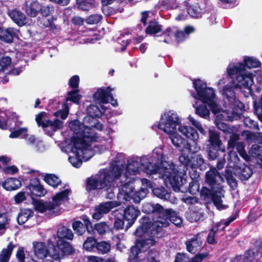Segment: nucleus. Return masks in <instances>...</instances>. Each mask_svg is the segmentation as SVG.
<instances>
[{"label":"nucleus","instance_id":"1","mask_svg":"<svg viewBox=\"0 0 262 262\" xmlns=\"http://www.w3.org/2000/svg\"><path fill=\"white\" fill-rule=\"evenodd\" d=\"M124 171V166L116 163L112 164L109 169L103 168L95 176H91L85 180V190L90 193L97 190L105 192L107 199H112L115 195L114 190L116 181L121 177Z\"/></svg>","mask_w":262,"mask_h":262},{"label":"nucleus","instance_id":"2","mask_svg":"<svg viewBox=\"0 0 262 262\" xmlns=\"http://www.w3.org/2000/svg\"><path fill=\"white\" fill-rule=\"evenodd\" d=\"M164 157L161 155L160 159L152 160V163L149 161L144 164L146 173L154 174L157 173H161L163 177L169 181V183L175 192H187L186 179L182 176V172H180L176 168V165L171 162L169 164L164 160Z\"/></svg>","mask_w":262,"mask_h":262},{"label":"nucleus","instance_id":"3","mask_svg":"<svg viewBox=\"0 0 262 262\" xmlns=\"http://www.w3.org/2000/svg\"><path fill=\"white\" fill-rule=\"evenodd\" d=\"M205 181L209 188L203 186L200 191V197L204 200H211L219 210L227 208L222 200L225 191L222 183L224 180L215 167L211 166L206 172Z\"/></svg>","mask_w":262,"mask_h":262},{"label":"nucleus","instance_id":"4","mask_svg":"<svg viewBox=\"0 0 262 262\" xmlns=\"http://www.w3.org/2000/svg\"><path fill=\"white\" fill-rule=\"evenodd\" d=\"M57 237L56 244L50 240V246H52L50 257L53 260L60 262L61 259L65 256L71 255L75 252V248L68 241L73 240L74 233L71 229L62 226L57 230Z\"/></svg>","mask_w":262,"mask_h":262},{"label":"nucleus","instance_id":"5","mask_svg":"<svg viewBox=\"0 0 262 262\" xmlns=\"http://www.w3.org/2000/svg\"><path fill=\"white\" fill-rule=\"evenodd\" d=\"M206 151L209 161H214L221 154L225 155L226 147L221 139L220 133L215 129H209L207 140Z\"/></svg>","mask_w":262,"mask_h":262},{"label":"nucleus","instance_id":"6","mask_svg":"<svg viewBox=\"0 0 262 262\" xmlns=\"http://www.w3.org/2000/svg\"><path fill=\"white\" fill-rule=\"evenodd\" d=\"M181 120L177 114L170 111L165 112L161 116L160 121L155 123L152 126V128L154 129L155 127H157L163 130L165 133H171L176 130V127L181 124Z\"/></svg>","mask_w":262,"mask_h":262},{"label":"nucleus","instance_id":"7","mask_svg":"<svg viewBox=\"0 0 262 262\" xmlns=\"http://www.w3.org/2000/svg\"><path fill=\"white\" fill-rule=\"evenodd\" d=\"M69 126L74 133V135L71 137V143L77 142H93L95 140V137L90 134L88 130L90 128L88 126H84L83 124L77 119L72 120L69 123Z\"/></svg>","mask_w":262,"mask_h":262},{"label":"nucleus","instance_id":"8","mask_svg":"<svg viewBox=\"0 0 262 262\" xmlns=\"http://www.w3.org/2000/svg\"><path fill=\"white\" fill-rule=\"evenodd\" d=\"M193 85L196 93V95L193 93V97L196 99L205 104L214 99L215 94L213 89L207 87L206 82L200 79H196L193 81Z\"/></svg>","mask_w":262,"mask_h":262},{"label":"nucleus","instance_id":"9","mask_svg":"<svg viewBox=\"0 0 262 262\" xmlns=\"http://www.w3.org/2000/svg\"><path fill=\"white\" fill-rule=\"evenodd\" d=\"M72 144L71 151L75 156L69 157V160L74 167L79 168L82 163L81 159L83 158V155L90 147V144L86 142H78L76 141L74 143H72Z\"/></svg>","mask_w":262,"mask_h":262},{"label":"nucleus","instance_id":"10","mask_svg":"<svg viewBox=\"0 0 262 262\" xmlns=\"http://www.w3.org/2000/svg\"><path fill=\"white\" fill-rule=\"evenodd\" d=\"M169 134L172 144L181 152L186 151L188 154H194L200 150L199 145H195L194 147L192 148L191 143L184 139L176 132V130Z\"/></svg>","mask_w":262,"mask_h":262},{"label":"nucleus","instance_id":"11","mask_svg":"<svg viewBox=\"0 0 262 262\" xmlns=\"http://www.w3.org/2000/svg\"><path fill=\"white\" fill-rule=\"evenodd\" d=\"M81 220L74 219L72 227L74 233L78 236H82L86 231L90 234L93 233L92 223L86 215H82L79 217Z\"/></svg>","mask_w":262,"mask_h":262},{"label":"nucleus","instance_id":"12","mask_svg":"<svg viewBox=\"0 0 262 262\" xmlns=\"http://www.w3.org/2000/svg\"><path fill=\"white\" fill-rule=\"evenodd\" d=\"M70 192V189H66L57 193L52 197V202H50V216H55L61 213L62 208H60V206L62 202L69 199Z\"/></svg>","mask_w":262,"mask_h":262},{"label":"nucleus","instance_id":"13","mask_svg":"<svg viewBox=\"0 0 262 262\" xmlns=\"http://www.w3.org/2000/svg\"><path fill=\"white\" fill-rule=\"evenodd\" d=\"M120 213L122 215L123 219L127 222L125 226V230H128L135 223L137 218L140 215V210L138 207H135L133 205L122 207L120 209Z\"/></svg>","mask_w":262,"mask_h":262},{"label":"nucleus","instance_id":"14","mask_svg":"<svg viewBox=\"0 0 262 262\" xmlns=\"http://www.w3.org/2000/svg\"><path fill=\"white\" fill-rule=\"evenodd\" d=\"M254 75L250 73L245 74V72L238 74L235 76V79H232V83L235 88L242 90V89L248 90L250 92L252 91L251 86L254 84Z\"/></svg>","mask_w":262,"mask_h":262},{"label":"nucleus","instance_id":"15","mask_svg":"<svg viewBox=\"0 0 262 262\" xmlns=\"http://www.w3.org/2000/svg\"><path fill=\"white\" fill-rule=\"evenodd\" d=\"M160 158L161 155H157L156 156H152L149 158L143 159L141 160V162L135 160H128L126 167V171L130 174L135 175L139 173L140 171L139 168L142 167L143 170L146 173L145 168L144 167V164L148 161L151 163L154 158L159 159Z\"/></svg>","mask_w":262,"mask_h":262},{"label":"nucleus","instance_id":"16","mask_svg":"<svg viewBox=\"0 0 262 262\" xmlns=\"http://www.w3.org/2000/svg\"><path fill=\"white\" fill-rule=\"evenodd\" d=\"M186 249L191 254H196L200 253L202 250L203 240L201 236V233H198L193 236L185 242Z\"/></svg>","mask_w":262,"mask_h":262},{"label":"nucleus","instance_id":"17","mask_svg":"<svg viewBox=\"0 0 262 262\" xmlns=\"http://www.w3.org/2000/svg\"><path fill=\"white\" fill-rule=\"evenodd\" d=\"M137 239L134 246L130 248L128 259L129 262H141L139 254L141 252V249L144 248L148 239H143V237Z\"/></svg>","mask_w":262,"mask_h":262},{"label":"nucleus","instance_id":"18","mask_svg":"<svg viewBox=\"0 0 262 262\" xmlns=\"http://www.w3.org/2000/svg\"><path fill=\"white\" fill-rule=\"evenodd\" d=\"M140 225L136 228L134 234L138 237H143L148 230L151 228L152 220L146 215L143 216L139 220Z\"/></svg>","mask_w":262,"mask_h":262},{"label":"nucleus","instance_id":"19","mask_svg":"<svg viewBox=\"0 0 262 262\" xmlns=\"http://www.w3.org/2000/svg\"><path fill=\"white\" fill-rule=\"evenodd\" d=\"M162 217L161 215L157 216V220L152 223L151 231L152 237H160L164 233L163 228L170 225L168 221Z\"/></svg>","mask_w":262,"mask_h":262},{"label":"nucleus","instance_id":"20","mask_svg":"<svg viewBox=\"0 0 262 262\" xmlns=\"http://www.w3.org/2000/svg\"><path fill=\"white\" fill-rule=\"evenodd\" d=\"M209 255V252L198 253L189 259L187 254L178 252L177 253L173 262H202Z\"/></svg>","mask_w":262,"mask_h":262},{"label":"nucleus","instance_id":"21","mask_svg":"<svg viewBox=\"0 0 262 262\" xmlns=\"http://www.w3.org/2000/svg\"><path fill=\"white\" fill-rule=\"evenodd\" d=\"M184 2V6H186L187 13L191 17L194 18H199L202 17L203 14V9L201 7L200 4L198 1L189 0Z\"/></svg>","mask_w":262,"mask_h":262},{"label":"nucleus","instance_id":"22","mask_svg":"<svg viewBox=\"0 0 262 262\" xmlns=\"http://www.w3.org/2000/svg\"><path fill=\"white\" fill-rule=\"evenodd\" d=\"M178 129L182 134L192 142V148L195 145H199L196 142L199 139V134L194 128L190 126L180 125Z\"/></svg>","mask_w":262,"mask_h":262},{"label":"nucleus","instance_id":"23","mask_svg":"<svg viewBox=\"0 0 262 262\" xmlns=\"http://www.w3.org/2000/svg\"><path fill=\"white\" fill-rule=\"evenodd\" d=\"M7 14L12 21L19 27H23L28 23L26 14L16 8L9 9Z\"/></svg>","mask_w":262,"mask_h":262},{"label":"nucleus","instance_id":"24","mask_svg":"<svg viewBox=\"0 0 262 262\" xmlns=\"http://www.w3.org/2000/svg\"><path fill=\"white\" fill-rule=\"evenodd\" d=\"M113 89L110 86L106 87L105 89L104 88H98L93 95V100L99 104H106L109 102V96H110L111 92Z\"/></svg>","mask_w":262,"mask_h":262},{"label":"nucleus","instance_id":"25","mask_svg":"<svg viewBox=\"0 0 262 262\" xmlns=\"http://www.w3.org/2000/svg\"><path fill=\"white\" fill-rule=\"evenodd\" d=\"M115 207L113 202H107L101 203L95 208V212L92 215L93 219L99 220L101 219L104 214L108 213Z\"/></svg>","mask_w":262,"mask_h":262},{"label":"nucleus","instance_id":"26","mask_svg":"<svg viewBox=\"0 0 262 262\" xmlns=\"http://www.w3.org/2000/svg\"><path fill=\"white\" fill-rule=\"evenodd\" d=\"M86 111L88 116L84 118L83 121L88 123L93 119L101 117L105 110L104 109V111L102 112L98 105L91 104L87 106Z\"/></svg>","mask_w":262,"mask_h":262},{"label":"nucleus","instance_id":"27","mask_svg":"<svg viewBox=\"0 0 262 262\" xmlns=\"http://www.w3.org/2000/svg\"><path fill=\"white\" fill-rule=\"evenodd\" d=\"M134 182L129 180L122 184L119 188V194L126 201H130L134 194Z\"/></svg>","mask_w":262,"mask_h":262},{"label":"nucleus","instance_id":"28","mask_svg":"<svg viewBox=\"0 0 262 262\" xmlns=\"http://www.w3.org/2000/svg\"><path fill=\"white\" fill-rule=\"evenodd\" d=\"M162 216V217H164L165 220L168 221L169 224L171 222L177 227L181 226L182 220L173 209H164Z\"/></svg>","mask_w":262,"mask_h":262},{"label":"nucleus","instance_id":"29","mask_svg":"<svg viewBox=\"0 0 262 262\" xmlns=\"http://www.w3.org/2000/svg\"><path fill=\"white\" fill-rule=\"evenodd\" d=\"M165 209L160 204H153L147 203L144 204L142 207V210L147 214H154L156 216L162 215Z\"/></svg>","mask_w":262,"mask_h":262},{"label":"nucleus","instance_id":"30","mask_svg":"<svg viewBox=\"0 0 262 262\" xmlns=\"http://www.w3.org/2000/svg\"><path fill=\"white\" fill-rule=\"evenodd\" d=\"M29 189L32 195L37 196H42L47 193V191L43 188L42 186L37 179L31 180Z\"/></svg>","mask_w":262,"mask_h":262},{"label":"nucleus","instance_id":"31","mask_svg":"<svg viewBox=\"0 0 262 262\" xmlns=\"http://www.w3.org/2000/svg\"><path fill=\"white\" fill-rule=\"evenodd\" d=\"M255 253L253 249L246 250L243 255H237L231 259V262H253L256 257Z\"/></svg>","mask_w":262,"mask_h":262},{"label":"nucleus","instance_id":"32","mask_svg":"<svg viewBox=\"0 0 262 262\" xmlns=\"http://www.w3.org/2000/svg\"><path fill=\"white\" fill-rule=\"evenodd\" d=\"M33 245L34 253L38 258L43 259L47 257L48 249L44 243L35 242Z\"/></svg>","mask_w":262,"mask_h":262},{"label":"nucleus","instance_id":"33","mask_svg":"<svg viewBox=\"0 0 262 262\" xmlns=\"http://www.w3.org/2000/svg\"><path fill=\"white\" fill-rule=\"evenodd\" d=\"M36 121L39 126H41L45 133L49 134V115L45 112H41L36 117Z\"/></svg>","mask_w":262,"mask_h":262},{"label":"nucleus","instance_id":"34","mask_svg":"<svg viewBox=\"0 0 262 262\" xmlns=\"http://www.w3.org/2000/svg\"><path fill=\"white\" fill-rule=\"evenodd\" d=\"M82 98V96L80 94V90H72L69 91L65 98V101L63 102L68 103L70 101L74 104L79 105L80 104V100Z\"/></svg>","mask_w":262,"mask_h":262},{"label":"nucleus","instance_id":"35","mask_svg":"<svg viewBox=\"0 0 262 262\" xmlns=\"http://www.w3.org/2000/svg\"><path fill=\"white\" fill-rule=\"evenodd\" d=\"M234 89H238L235 88L234 86V84L231 82V84H226L223 88L222 90V94L223 96L226 98L229 103L230 101H233L235 97V93Z\"/></svg>","mask_w":262,"mask_h":262},{"label":"nucleus","instance_id":"36","mask_svg":"<svg viewBox=\"0 0 262 262\" xmlns=\"http://www.w3.org/2000/svg\"><path fill=\"white\" fill-rule=\"evenodd\" d=\"M162 30V26L158 21L156 20H150L148 26L145 29V32L147 35H154L156 36L157 33Z\"/></svg>","mask_w":262,"mask_h":262},{"label":"nucleus","instance_id":"37","mask_svg":"<svg viewBox=\"0 0 262 262\" xmlns=\"http://www.w3.org/2000/svg\"><path fill=\"white\" fill-rule=\"evenodd\" d=\"M15 245L10 242L6 247L4 248L0 252V262H8Z\"/></svg>","mask_w":262,"mask_h":262},{"label":"nucleus","instance_id":"38","mask_svg":"<svg viewBox=\"0 0 262 262\" xmlns=\"http://www.w3.org/2000/svg\"><path fill=\"white\" fill-rule=\"evenodd\" d=\"M229 104L232 105V114L239 117L245 112V104L239 100L235 98L233 101H230Z\"/></svg>","mask_w":262,"mask_h":262},{"label":"nucleus","instance_id":"39","mask_svg":"<svg viewBox=\"0 0 262 262\" xmlns=\"http://www.w3.org/2000/svg\"><path fill=\"white\" fill-rule=\"evenodd\" d=\"M243 62L242 64L245 70L246 68L248 69L256 68L260 67L261 64V62L258 59L253 56H245Z\"/></svg>","mask_w":262,"mask_h":262},{"label":"nucleus","instance_id":"40","mask_svg":"<svg viewBox=\"0 0 262 262\" xmlns=\"http://www.w3.org/2000/svg\"><path fill=\"white\" fill-rule=\"evenodd\" d=\"M17 30L12 28H9L3 30L0 32V38L7 42H11L13 37L16 34Z\"/></svg>","mask_w":262,"mask_h":262},{"label":"nucleus","instance_id":"41","mask_svg":"<svg viewBox=\"0 0 262 262\" xmlns=\"http://www.w3.org/2000/svg\"><path fill=\"white\" fill-rule=\"evenodd\" d=\"M152 191L154 195L163 200H168L170 199L171 193L163 186L154 188Z\"/></svg>","mask_w":262,"mask_h":262},{"label":"nucleus","instance_id":"42","mask_svg":"<svg viewBox=\"0 0 262 262\" xmlns=\"http://www.w3.org/2000/svg\"><path fill=\"white\" fill-rule=\"evenodd\" d=\"M228 75L233 79L234 78L233 76L238 75L244 73L245 70L244 69V66L242 64V62H237L235 64H233L232 67L229 66L227 69Z\"/></svg>","mask_w":262,"mask_h":262},{"label":"nucleus","instance_id":"43","mask_svg":"<svg viewBox=\"0 0 262 262\" xmlns=\"http://www.w3.org/2000/svg\"><path fill=\"white\" fill-rule=\"evenodd\" d=\"M40 10V5L36 1L32 2L29 5H26L25 9L27 14L32 17H36Z\"/></svg>","mask_w":262,"mask_h":262},{"label":"nucleus","instance_id":"44","mask_svg":"<svg viewBox=\"0 0 262 262\" xmlns=\"http://www.w3.org/2000/svg\"><path fill=\"white\" fill-rule=\"evenodd\" d=\"M21 185L20 181L17 179L9 178L3 184V187L7 190L11 191L19 188Z\"/></svg>","mask_w":262,"mask_h":262},{"label":"nucleus","instance_id":"45","mask_svg":"<svg viewBox=\"0 0 262 262\" xmlns=\"http://www.w3.org/2000/svg\"><path fill=\"white\" fill-rule=\"evenodd\" d=\"M11 217L7 213L0 212V233H4L10 226Z\"/></svg>","mask_w":262,"mask_h":262},{"label":"nucleus","instance_id":"46","mask_svg":"<svg viewBox=\"0 0 262 262\" xmlns=\"http://www.w3.org/2000/svg\"><path fill=\"white\" fill-rule=\"evenodd\" d=\"M77 7L82 11H88L95 5V0H76Z\"/></svg>","mask_w":262,"mask_h":262},{"label":"nucleus","instance_id":"47","mask_svg":"<svg viewBox=\"0 0 262 262\" xmlns=\"http://www.w3.org/2000/svg\"><path fill=\"white\" fill-rule=\"evenodd\" d=\"M97 239L94 237H88L83 244V249L89 252H95Z\"/></svg>","mask_w":262,"mask_h":262},{"label":"nucleus","instance_id":"48","mask_svg":"<svg viewBox=\"0 0 262 262\" xmlns=\"http://www.w3.org/2000/svg\"><path fill=\"white\" fill-rule=\"evenodd\" d=\"M92 228L93 232L95 230L100 235H103L111 230L109 226L104 222L95 224L94 227L92 226Z\"/></svg>","mask_w":262,"mask_h":262},{"label":"nucleus","instance_id":"49","mask_svg":"<svg viewBox=\"0 0 262 262\" xmlns=\"http://www.w3.org/2000/svg\"><path fill=\"white\" fill-rule=\"evenodd\" d=\"M241 172L239 175V178L242 181L247 180L253 174V171L251 168L246 165H243L240 167Z\"/></svg>","mask_w":262,"mask_h":262},{"label":"nucleus","instance_id":"50","mask_svg":"<svg viewBox=\"0 0 262 262\" xmlns=\"http://www.w3.org/2000/svg\"><path fill=\"white\" fill-rule=\"evenodd\" d=\"M32 204L35 210L41 213L46 211L49 207V204L47 202L41 200L33 199Z\"/></svg>","mask_w":262,"mask_h":262},{"label":"nucleus","instance_id":"51","mask_svg":"<svg viewBox=\"0 0 262 262\" xmlns=\"http://www.w3.org/2000/svg\"><path fill=\"white\" fill-rule=\"evenodd\" d=\"M32 211L30 209H25L21 211L18 214L17 223L20 225L24 224L30 217L32 216Z\"/></svg>","mask_w":262,"mask_h":262},{"label":"nucleus","instance_id":"52","mask_svg":"<svg viewBox=\"0 0 262 262\" xmlns=\"http://www.w3.org/2000/svg\"><path fill=\"white\" fill-rule=\"evenodd\" d=\"M95 248V252H98L99 253L105 254L110 251L111 246L110 244L106 241L99 242L97 241Z\"/></svg>","mask_w":262,"mask_h":262},{"label":"nucleus","instance_id":"53","mask_svg":"<svg viewBox=\"0 0 262 262\" xmlns=\"http://www.w3.org/2000/svg\"><path fill=\"white\" fill-rule=\"evenodd\" d=\"M187 192L188 191L192 195H195L200 191V183L197 180L191 179L189 183V186L187 187Z\"/></svg>","mask_w":262,"mask_h":262},{"label":"nucleus","instance_id":"54","mask_svg":"<svg viewBox=\"0 0 262 262\" xmlns=\"http://www.w3.org/2000/svg\"><path fill=\"white\" fill-rule=\"evenodd\" d=\"M192 166L191 168H200L202 169V166L205 163V159L202 155L199 154L192 157Z\"/></svg>","mask_w":262,"mask_h":262},{"label":"nucleus","instance_id":"55","mask_svg":"<svg viewBox=\"0 0 262 262\" xmlns=\"http://www.w3.org/2000/svg\"><path fill=\"white\" fill-rule=\"evenodd\" d=\"M180 163L184 166V168L188 169L192 166V159L186 155L185 151L181 152V155L179 158Z\"/></svg>","mask_w":262,"mask_h":262},{"label":"nucleus","instance_id":"56","mask_svg":"<svg viewBox=\"0 0 262 262\" xmlns=\"http://www.w3.org/2000/svg\"><path fill=\"white\" fill-rule=\"evenodd\" d=\"M69 106L67 103L63 102L62 104V110H60L54 113V115L56 117H59L62 119H66L69 114Z\"/></svg>","mask_w":262,"mask_h":262},{"label":"nucleus","instance_id":"57","mask_svg":"<svg viewBox=\"0 0 262 262\" xmlns=\"http://www.w3.org/2000/svg\"><path fill=\"white\" fill-rule=\"evenodd\" d=\"M244 124L246 127L251 130H259V127L256 121L251 119L249 117H246L244 120Z\"/></svg>","mask_w":262,"mask_h":262},{"label":"nucleus","instance_id":"58","mask_svg":"<svg viewBox=\"0 0 262 262\" xmlns=\"http://www.w3.org/2000/svg\"><path fill=\"white\" fill-rule=\"evenodd\" d=\"M195 112L201 117L207 119L210 115V111L205 105L201 104L195 107Z\"/></svg>","mask_w":262,"mask_h":262},{"label":"nucleus","instance_id":"59","mask_svg":"<svg viewBox=\"0 0 262 262\" xmlns=\"http://www.w3.org/2000/svg\"><path fill=\"white\" fill-rule=\"evenodd\" d=\"M11 58L8 56L3 57L0 60V72H4L5 70H10Z\"/></svg>","mask_w":262,"mask_h":262},{"label":"nucleus","instance_id":"60","mask_svg":"<svg viewBox=\"0 0 262 262\" xmlns=\"http://www.w3.org/2000/svg\"><path fill=\"white\" fill-rule=\"evenodd\" d=\"M28 129L27 127H21L13 131L9 135L10 138H16L21 137L22 138H26Z\"/></svg>","mask_w":262,"mask_h":262},{"label":"nucleus","instance_id":"61","mask_svg":"<svg viewBox=\"0 0 262 262\" xmlns=\"http://www.w3.org/2000/svg\"><path fill=\"white\" fill-rule=\"evenodd\" d=\"M254 249L256 250L257 256L259 255L262 257V238L258 237L254 240L252 243Z\"/></svg>","mask_w":262,"mask_h":262},{"label":"nucleus","instance_id":"62","mask_svg":"<svg viewBox=\"0 0 262 262\" xmlns=\"http://www.w3.org/2000/svg\"><path fill=\"white\" fill-rule=\"evenodd\" d=\"M102 19L101 14H93L90 15L86 19V22L88 24L93 25L99 23Z\"/></svg>","mask_w":262,"mask_h":262},{"label":"nucleus","instance_id":"63","mask_svg":"<svg viewBox=\"0 0 262 262\" xmlns=\"http://www.w3.org/2000/svg\"><path fill=\"white\" fill-rule=\"evenodd\" d=\"M80 82V78L78 75H75L72 76L68 82L69 86L72 88V90H76L79 89V85Z\"/></svg>","mask_w":262,"mask_h":262},{"label":"nucleus","instance_id":"64","mask_svg":"<svg viewBox=\"0 0 262 262\" xmlns=\"http://www.w3.org/2000/svg\"><path fill=\"white\" fill-rule=\"evenodd\" d=\"M239 139V135L237 134L233 133L230 136V139L228 142V148L234 149L236 147L237 141Z\"/></svg>","mask_w":262,"mask_h":262}]
</instances>
